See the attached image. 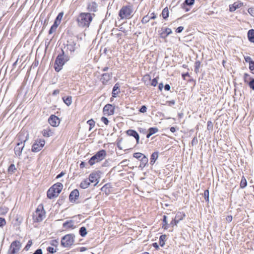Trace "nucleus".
<instances>
[{
	"instance_id": "f257e3e1",
	"label": "nucleus",
	"mask_w": 254,
	"mask_h": 254,
	"mask_svg": "<svg viewBox=\"0 0 254 254\" xmlns=\"http://www.w3.org/2000/svg\"><path fill=\"white\" fill-rule=\"evenodd\" d=\"M133 15V9L131 5H124L119 12L121 19H129Z\"/></svg>"
},
{
	"instance_id": "f03ea898",
	"label": "nucleus",
	"mask_w": 254,
	"mask_h": 254,
	"mask_svg": "<svg viewBox=\"0 0 254 254\" xmlns=\"http://www.w3.org/2000/svg\"><path fill=\"white\" fill-rule=\"evenodd\" d=\"M63 185L61 183H57L53 185L47 191V197L49 199L57 197L61 192Z\"/></svg>"
},
{
	"instance_id": "7ed1b4c3",
	"label": "nucleus",
	"mask_w": 254,
	"mask_h": 254,
	"mask_svg": "<svg viewBox=\"0 0 254 254\" xmlns=\"http://www.w3.org/2000/svg\"><path fill=\"white\" fill-rule=\"evenodd\" d=\"M67 60V57L64 55V52L62 49V53L58 55L55 62L54 68L55 70L57 72L60 71Z\"/></svg>"
},
{
	"instance_id": "20e7f679",
	"label": "nucleus",
	"mask_w": 254,
	"mask_h": 254,
	"mask_svg": "<svg viewBox=\"0 0 254 254\" xmlns=\"http://www.w3.org/2000/svg\"><path fill=\"white\" fill-rule=\"evenodd\" d=\"M107 156L106 151L101 149L94 154L89 160L88 163L90 166H92L96 163L103 160Z\"/></svg>"
},
{
	"instance_id": "39448f33",
	"label": "nucleus",
	"mask_w": 254,
	"mask_h": 254,
	"mask_svg": "<svg viewBox=\"0 0 254 254\" xmlns=\"http://www.w3.org/2000/svg\"><path fill=\"white\" fill-rule=\"evenodd\" d=\"M92 20L90 13H80V27H88Z\"/></svg>"
},
{
	"instance_id": "423d86ee",
	"label": "nucleus",
	"mask_w": 254,
	"mask_h": 254,
	"mask_svg": "<svg viewBox=\"0 0 254 254\" xmlns=\"http://www.w3.org/2000/svg\"><path fill=\"white\" fill-rule=\"evenodd\" d=\"M79 46V40L77 37H73L69 40L67 41V49L71 53L74 52L78 49Z\"/></svg>"
},
{
	"instance_id": "0eeeda50",
	"label": "nucleus",
	"mask_w": 254,
	"mask_h": 254,
	"mask_svg": "<svg viewBox=\"0 0 254 254\" xmlns=\"http://www.w3.org/2000/svg\"><path fill=\"white\" fill-rule=\"evenodd\" d=\"M45 217V212L43 206H39L33 215V218L36 222L42 221Z\"/></svg>"
},
{
	"instance_id": "6e6552de",
	"label": "nucleus",
	"mask_w": 254,
	"mask_h": 254,
	"mask_svg": "<svg viewBox=\"0 0 254 254\" xmlns=\"http://www.w3.org/2000/svg\"><path fill=\"white\" fill-rule=\"evenodd\" d=\"M74 236L71 234H68L63 237L61 240V245L65 248L70 247L74 243Z\"/></svg>"
},
{
	"instance_id": "1a4fd4ad",
	"label": "nucleus",
	"mask_w": 254,
	"mask_h": 254,
	"mask_svg": "<svg viewBox=\"0 0 254 254\" xmlns=\"http://www.w3.org/2000/svg\"><path fill=\"white\" fill-rule=\"evenodd\" d=\"M21 247V245L19 241H13L10 245L8 251V254H17L20 250Z\"/></svg>"
},
{
	"instance_id": "9d476101",
	"label": "nucleus",
	"mask_w": 254,
	"mask_h": 254,
	"mask_svg": "<svg viewBox=\"0 0 254 254\" xmlns=\"http://www.w3.org/2000/svg\"><path fill=\"white\" fill-rule=\"evenodd\" d=\"M45 144L44 139H39L35 140V142L32 146V151L34 152H37L40 151L44 147Z\"/></svg>"
},
{
	"instance_id": "9b49d317",
	"label": "nucleus",
	"mask_w": 254,
	"mask_h": 254,
	"mask_svg": "<svg viewBox=\"0 0 254 254\" xmlns=\"http://www.w3.org/2000/svg\"><path fill=\"white\" fill-rule=\"evenodd\" d=\"M115 107L111 104L106 105L103 108V113L108 116L112 115L114 114Z\"/></svg>"
},
{
	"instance_id": "f8f14e48",
	"label": "nucleus",
	"mask_w": 254,
	"mask_h": 254,
	"mask_svg": "<svg viewBox=\"0 0 254 254\" xmlns=\"http://www.w3.org/2000/svg\"><path fill=\"white\" fill-rule=\"evenodd\" d=\"M79 196V192L77 189L72 190L69 196V199L71 202H75L78 199Z\"/></svg>"
},
{
	"instance_id": "ddd939ff",
	"label": "nucleus",
	"mask_w": 254,
	"mask_h": 254,
	"mask_svg": "<svg viewBox=\"0 0 254 254\" xmlns=\"http://www.w3.org/2000/svg\"><path fill=\"white\" fill-rule=\"evenodd\" d=\"M24 147V144L21 142H17L16 146L14 147V153L16 156L20 157L21 155L23 149Z\"/></svg>"
},
{
	"instance_id": "4468645a",
	"label": "nucleus",
	"mask_w": 254,
	"mask_h": 254,
	"mask_svg": "<svg viewBox=\"0 0 254 254\" xmlns=\"http://www.w3.org/2000/svg\"><path fill=\"white\" fill-rule=\"evenodd\" d=\"M49 124L53 127H57L60 124V119L55 115H51L49 120Z\"/></svg>"
},
{
	"instance_id": "2eb2a0df",
	"label": "nucleus",
	"mask_w": 254,
	"mask_h": 254,
	"mask_svg": "<svg viewBox=\"0 0 254 254\" xmlns=\"http://www.w3.org/2000/svg\"><path fill=\"white\" fill-rule=\"evenodd\" d=\"M100 178V175L99 173H91L88 179L90 180V183H95L94 186H95L99 182L98 180Z\"/></svg>"
},
{
	"instance_id": "dca6fc26",
	"label": "nucleus",
	"mask_w": 254,
	"mask_h": 254,
	"mask_svg": "<svg viewBox=\"0 0 254 254\" xmlns=\"http://www.w3.org/2000/svg\"><path fill=\"white\" fill-rule=\"evenodd\" d=\"M28 137L29 135L27 133L22 131L19 133L17 138L19 141L18 142H21L24 144L28 140Z\"/></svg>"
},
{
	"instance_id": "f3484780",
	"label": "nucleus",
	"mask_w": 254,
	"mask_h": 254,
	"mask_svg": "<svg viewBox=\"0 0 254 254\" xmlns=\"http://www.w3.org/2000/svg\"><path fill=\"white\" fill-rule=\"evenodd\" d=\"M186 217V215L184 212H178L174 220L171 222V224H173V221H175V225H177L179 222L182 220Z\"/></svg>"
},
{
	"instance_id": "a211bd4d",
	"label": "nucleus",
	"mask_w": 254,
	"mask_h": 254,
	"mask_svg": "<svg viewBox=\"0 0 254 254\" xmlns=\"http://www.w3.org/2000/svg\"><path fill=\"white\" fill-rule=\"evenodd\" d=\"M172 33V31L169 28H162V32L159 34L160 37L162 39H165Z\"/></svg>"
},
{
	"instance_id": "6ab92c4d",
	"label": "nucleus",
	"mask_w": 254,
	"mask_h": 254,
	"mask_svg": "<svg viewBox=\"0 0 254 254\" xmlns=\"http://www.w3.org/2000/svg\"><path fill=\"white\" fill-rule=\"evenodd\" d=\"M112 73H105L102 75L100 80L103 84H106L107 82L112 78Z\"/></svg>"
},
{
	"instance_id": "aec40b11",
	"label": "nucleus",
	"mask_w": 254,
	"mask_h": 254,
	"mask_svg": "<svg viewBox=\"0 0 254 254\" xmlns=\"http://www.w3.org/2000/svg\"><path fill=\"white\" fill-rule=\"evenodd\" d=\"M243 5V3L239 1L234 2L233 4L229 5V10L231 12L235 11L237 8H240Z\"/></svg>"
},
{
	"instance_id": "412c9836",
	"label": "nucleus",
	"mask_w": 254,
	"mask_h": 254,
	"mask_svg": "<svg viewBox=\"0 0 254 254\" xmlns=\"http://www.w3.org/2000/svg\"><path fill=\"white\" fill-rule=\"evenodd\" d=\"M140 164L139 165V168L143 169L148 163V159L147 157H146L145 155H143V156L140 159Z\"/></svg>"
},
{
	"instance_id": "4be33fe9",
	"label": "nucleus",
	"mask_w": 254,
	"mask_h": 254,
	"mask_svg": "<svg viewBox=\"0 0 254 254\" xmlns=\"http://www.w3.org/2000/svg\"><path fill=\"white\" fill-rule=\"evenodd\" d=\"M158 131L157 127H150L148 129V133L146 135V137L149 138L152 135L155 134Z\"/></svg>"
},
{
	"instance_id": "5701e85b",
	"label": "nucleus",
	"mask_w": 254,
	"mask_h": 254,
	"mask_svg": "<svg viewBox=\"0 0 254 254\" xmlns=\"http://www.w3.org/2000/svg\"><path fill=\"white\" fill-rule=\"evenodd\" d=\"M158 157V152H153L151 155L150 164L151 165H153L154 164L156 160L157 159Z\"/></svg>"
},
{
	"instance_id": "b1692460",
	"label": "nucleus",
	"mask_w": 254,
	"mask_h": 254,
	"mask_svg": "<svg viewBox=\"0 0 254 254\" xmlns=\"http://www.w3.org/2000/svg\"><path fill=\"white\" fill-rule=\"evenodd\" d=\"M120 84L118 83H117L114 85L113 90H112V96L113 97H116L117 95L118 94L120 91H117V90H119Z\"/></svg>"
},
{
	"instance_id": "393cba45",
	"label": "nucleus",
	"mask_w": 254,
	"mask_h": 254,
	"mask_svg": "<svg viewBox=\"0 0 254 254\" xmlns=\"http://www.w3.org/2000/svg\"><path fill=\"white\" fill-rule=\"evenodd\" d=\"M72 222H70V220H67L64 223L63 225V227L64 229H70V228H75L73 225L72 224Z\"/></svg>"
},
{
	"instance_id": "a878e982",
	"label": "nucleus",
	"mask_w": 254,
	"mask_h": 254,
	"mask_svg": "<svg viewBox=\"0 0 254 254\" xmlns=\"http://www.w3.org/2000/svg\"><path fill=\"white\" fill-rule=\"evenodd\" d=\"M248 37L249 40L252 43H254V30L251 29L248 32Z\"/></svg>"
},
{
	"instance_id": "bb28decb",
	"label": "nucleus",
	"mask_w": 254,
	"mask_h": 254,
	"mask_svg": "<svg viewBox=\"0 0 254 254\" xmlns=\"http://www.w3.org/2000/svg\"><path fill=\"white\" fill-rule=\"evenodd\" d=\"M90 182L88 179H85L80 183V188L86 189L90 185Z\"/></svg>"
},
{
	"instance_id": "cd10ccee",
	"label": "nucleus",
	"mask_w": 254,
	"mask_h": 254,
	"mask_svg": "<svg viewBox=\"0 0 254 254\" xmlns=\"http://www.w3.org/2000/svg\"><path fill=\"white\" fill-rule=\"evenodd\" d=\"M64 103L67 106L71 105L72 103V98L71 96H64L63 97Z\"/></svg>"
},
{
	"instance_id": "c85d7f7f",
	"label": "nucleus",
	"mask_w": 254,
	"mask_h": 254,
	"mask_svg": "<svg viewBox=\"0 0 254 254\" xmlns=\"http://www.w3.org/2000/svg\"><path fill=\"white\" fill-rule=\"evenodd\" d=\"M166 236L165 235H162L159 237V245L161 247H163L165 245V242L166 241Z\"/></svg>"
},
{
	"instance_id": "c756f323",
	"label": "nucleus",
	"mask_w": 254,
	"mask_h": 254,
	"mask_svg": "<svg viewBox=\"0 0 254 254\" xmlns=\"http://www.w3.org/2000/svg\"><path fill=\"white\" fill-rule=\"evenodd\" d=\"M240 186V188L242 189L245 188L247 186V181L244 176L242 177Z\"/></svg>"
},
{
	"instance_id": "7c9ffc66",
	"label": "nucleus",
	"mask_w": 254,
	"mask_h": 254,
	"mask_svg": "<svg viewBox=\"0 0 254 254\" xmlns=\"http://www.w3.org/2000/svg\"><path fill=\"white\" fill-rule=\"evenodd\" d=\"M162 15L164 19H167L169 16V10L167 7L164 8L162 12Z\"/></svg>"
},
{
	"instance_id": "2f4dec72",
	"label": "nucleus",
	"mask_w": 254,
	"mask_h": 254,
	"mask_svg": "<svg viewBox=\"0 0 254 254\" xmlns=\"http://www.w3.org/2000/svg\"><path fill=\"white\" fill-rule=\"evenodd\" d=\"M167 217L166 215H163V223H162V228L164 229H167L168 227V222L167 220Z\"/></svg>"
},
{
	"instance_id": "473e14b6",
	"label": "nucleus",
	"mask_w": 254,
	"mask_h": 254,
	"mask_svg": "<svg viewBox=\"0 0 254 254\" xmlns=\"http://www.w3.org/2000/svg\"><path fill=\"white\" fill-rule=\"evenodd\" d=\"M77 218H79V215H78L77 216H74V217H72L70 220H69L70 222H73V223H72V224L73 225V226L75 227H76V226H78V224H77L78 222L77 221Z\"/></svg>"
},
{
	"instance_id": "72a5a7b5",
	"label": "nucleus",
	"mask_w": 254,
	"mask_h": 254,
	"mask_svg": "<svg viewBox=\"0 0 254 254\" xmlns=\"http://www.w3.org/2000/svg\"><path fill=\"white\" fill-rule=\"evenodd\" d=\"M253 79L250 77V75L247 73H245L244 75V80L245 83H247L248 85V83L251 80V79Z\"/></svg>"
},
{
	"instance_id": "f704fd0d",
	"label": "nucleus",
	"mask_w": 254,
	"mask_h": 254,
	"mask_svg": "<svg viewBox=\"0 0 254 254\" xmlns=\"http://www.w3.org/2000/svg\"><path fill=\"white\" fill-rule=\"evenodd\" d=\"M52 132L49 129H44L42 131L43 135L45 137H49L52 135Z\"/></svg>"
},
{
	"instance_id": "c9c22d12",
	"label": "nucleus",
	"mask_w": 254,
	"mask_h": 254,
	"mask_svg": "<svg viewBox=\"0 0 254 254\" xmlns=\"http://www.w3.org/2000/svg\"><path fill=\"white\" fill-rule=\"evenodd\" d=\"M200 66V62L199 61H196L194 63V71L195 73L199 72V69Z\"/></svg>"
},
{
	"instance_id": "e433bc0d",
	"label": "nucleus",
	"mask_w": 254,
	"mask_h": 254,
	"mask_svg": "<svg viewBox=\"0 0 254 254\" xmlns=\"http://www.w3.org/2000/svg\"><path fill=\"white\" fill-rule=\"evenodd\" d=\"M126 133L128 135L133 136L134 137L137 132L135 130L128 129L126 131Z\"/></svg>"
},
{
	"instance_id": "4c0bfd02",
	"label": "nucleus",
	"mask_w": 254,
	"mask_h": 254,
	"mask_svg": "<svg viewBox=\"0 0 254 254\" xmlns=\"http://www.w3.org/2000/svg\"><path fill=\"white\" fill-rule=\"evenodd\" d=\"M16 170L14 164H11L8 168V173L12 174Z\"/></svg>"
},
{
	"instance_id": "58836bf2",
	"label": "nucleus",
	"mask_w": 254,
	"mask_h": 254,
	"mask_svg": "<svg viewBox=\"0 0 254 254\" xmlns=\"http://www.w3.org/2000/svg\"><path fill=\"white\" fill-rule=\"evenodd\" d=\"M87 234L86 228L85 227H80V236L85 237Z\"/></svg>"
},
{
	"instance_id": "ea45409f",
	"label": "nucleus",
	"mask_w": 254,
	"mask_h": 254,
	"mask_svg": "<svg viewBox=\"0 0 254 254\" xmlns=\"http://www.w3.org/2000/svg\"><path fill=\"white\" fill-rule=\"evenodd\" d=\"M87 123L89 126V130H91V129L95 126V122L92 119L89 120L87 122Z\"/></svg>"
},
{
	"instance_id": "a19ab883",
	"label": "nucleus",
	"mask_w": 254,
	"mask_h": 254,
	"mask_svg": "<svg viewBox=\"0 0 254 254\" xmlns=\"http://www.w3.org/2000/svg\"><path fill=\"white\" fill-rule=\"evenodd\" d=\"M194 0H185L183 4L188 6H191L194 4Z\"/></svg>"
},
{
	"instance_id": "79ce46f5",
	"label": "nucleus",
	"mask_w": 254,
	"mask_h": 254,
	"mask_svg": "<svg viewBox=\"0 0 254 254\" xmlns=\"http://www.w3.org/2000/svg\"><path fill=\"white\" fill-rule=\"evenodd\" d=\"M209 192L208 190H204L203 195L205 201L207 202H209Z\"/></svg>"
},
{
	"instance_id": "37998d69",
	"label": "nucleus",
	"mask_w": 254,
	"mask_h": 254,
	"mask_svg": "<svg viewBox=\"0 0 254 254\" xmlns=\"http://www.w3.org/2000/svg\"><path fill=\"white\" fill-rule=\"evenodd\" d=\"M32 240H30L28 241L27 245H26V246L25 247V248H24V250L26 251H27L29 250L30 248L31 247V246H32Z\"/></svg>"
},
{
	"instance_id": "c03bdc74",
	"label": "nucleus",
	"mask_w": 254,
	"mask_h": 254,
	"mask_svg": "<svg viewBox=\"0 0 254 254\" xmlns=\"http://www.w3.org/2000/svg\"><path fill=\"white\" fill-rule=\"evenodd\" d=\"M133 157H134L136 159H140L143 156V155L141 153L136 152V153H133Z\"/></svg>"
},
{
	"instance_id": "a18cd8bd",
	"label": "nucleus",
	"mask_w": 254,
	"mask_h": 254,
	"mask_svg": "<svg viewBox=\"0 0 254 254\" xmlns=\"http://www.w3.org/2000/svg\"><path fill=\"white\" fill-rule=\"evenodd\" d=\"M150 20V17L148 16V15H146V16H144L142 20H141V22L143 24H145V23H147V22H149V21Z\"/></svg>"
},
{
	"instance_id": "49530a36",
	"label": "nucleus",
	"mask_w": 254,
	"mask_h": 254,
	"mask_svg": "<svg viewBox=\"0 0 254 254\" xmlns=\"http://www.w3.org/2000/svg\"><path fill=\"white\" fill-rule=\"evenodd\" d=\"M63 15H64V12H60L59 13V14L58 15V16H57L56 18V20L57 21H60V22H61V20L63 17Z\"/></svg>"
},
{
	"instance_id": "de8ad7c7",
	"label": "nucleus",
	"mask_w": 254,
	"mask_h": 254,
	"mask_svg": "<svg viewBox=\"0 0 254 254\" xmlns=\"http://www.w3.org/2000/svg\"><path fill=\"white\" fill-rule=\"evenodd\" d=\"M6 225V220L4 218L0 217V227H3Z\"/></svg>"
},
{
	"instance_id": "09e8293b",
	"label": "nucleus",
	"mask_w": 254,
	"mask_h": 254,
	"mask_svg": "<svg viewBox=\"0 0 254 254\" xmlns=\"http://www.w3.org/2000/svg\"><path fill=\"white\" fill-rule=\"evenodd\" d=\"M250 88L254 90V78L251 79L248 83Z\"/></svg>"
},
{
	"instance_id": "8fccbe9b",
	"label": "nucleus",
	"mask_w": 254,
	"mask_h": 254,
	"mask_svg": "<svg viewBox=\"0 0 254 254\" xmlns=\"http://www.w3.org/2000/svg\"><path fill=\"white\" fill-rule=\"evenodd\" d=\"M57 28V27H56V26H55L54 25H52L51 27V28H50V30L49 31V34H52V33L55 32L56 31Z\"/></svg>"
},
{
	"instance_id": "3c124183",
	"label": "nucleus",
	"mask_w": 254,
	"mask_h": 254,
	"mask_svg": "<svg viewBox=\"0 0 254 254\" xmlns=\"http://www.w3.org/2000/svg\"><path fill=\"white\" fill-rule=\"evenodd\" d=\"M47 250L49 253H50L51 254H54L55 252H56V250L54 248L51 247H48L47 249Z\"/></svg>"
},
{
	"instance_id": "603ef678",
	"label": "nucleus",
	"mask_w": 254,
	"mask_h": 254,
	"mask_svg": "<svg viewBox=\"0 0 254 254\" xmlns=\"http://www.w3.org/2000/svg\"><path fill=\"white\" fill-rule=\"evenodd\" d=\"M207 129L208 130H212V129L213 124L210 121H209L207 122Z\"/></svg>"
},
{
	"instance_id": "864d4df0",
	"label": "nucleus",
	"mask_w": 254,
	"mask_h": 254,
	"mask_svg": "<svg viewBox=\"0 0 254 254\" xmlns=\"http://www.w3.org/2000/svg\"><path fill=\"white\" fill-rule=\"evenodd\" d=\"M146 111H147V108H146V106H145V105L142 106L139 110V111L142 113H144L146 112Z\"/></svg>"
},
{
	"instance_id": "5fc2aeb1",
	"label": "nucleus",
	"mask_w": 254,
	"mask_h": 254,
	"mask_svg": "<svg viewBox=\"0 0 254 254\" xmlns=\"http://www.w3.org/2000/svg\"><path fill=\"white\" fill-rule=\"evenodd\" d=\"M101 120L102 122H103L106 125H108L109 124V120L108 119L104 117H103L101 118Z\"/></svg>"
},
{
	"instance_id": "6e6d98bb",
	"label": "nucleus",
	"mask_w": 254,
	"mask_h": 254,
	"mask_svg": "<svg viewBox=\"0 0 254 254\" xmlns=\"http://www.w3.org/2000/svg\"><path fill=\"white\" fill-rule=\"evenodd\" d=\"M248 12L249 14L252 16L254 17V8L253 7H250L248 10Z\"/></svg>"
},
{
	"instance_id": "4d7b16f0",
	"label": "nucleus",
	"mask_w": 254,
	"mask_h": 254,
	"mask_svg": "<svg viewBox=\"0 0 254 254\" xmlns=\"http://www.w3.org/2000/svg\"><path fill=\"white\" fill-rule=\"evenodd\" d=\"M245 60L246 61V62L247 63H249V64L252 62L253 61L252 60V58L249 57V56H246V57H245Z\"/></svg>"
},
{
	"instance_id": "13d9d810",
	"label": "nucleus",
	"mask_w": 254,
	"mask_h": 254,
	"mask_svg": "<svg viewBox=\"0 0 254 254\" xmlns=\"http://www.w3.org/2000/svg\"><path fill=\"white\" fill-rule=\"evenodd\" d=\"M158 83L157 80L156 78L152 79L151 85L153 86H156Z\"/></svg>"
},
{
	"instance_id": "bf43d9fd",
	"label": "nucleus",
	"mask_w": 254,
	"mask_h": 254,
	"mask_svg": "<svg viewBox=\"0 0 254 254\" xmlns=\"http://www.w3.org/2000/svg\"><path fill=\"white\" fill-rule=\"evenodd\" d=\"M166 103L170 106L174 105L175 104L176 102L174 100H172L171 101H168L166 102Z\"/></svg>"
},
{
	"instance_id": "052dcab7",
	"label": "nucleus",
	"mask_w": 254,
	"mask_h": 254,
	"mask_svg": "<svg viewBox=\"0 0 254 254\" xmlns=\"http://www.w3.org/2000/svg\"><path fill=\"white\" fill-rule=\"evenodd\" d=\"M249 69L250 70H254V61H253L249 64Z\"/></svg>"
},
{
	"instance_id": "680f3d73",
	"label": "nucleus",
	"mask_w": 254,
	"mask_h": 254,
	"mask_svg": "<svg viewBox=\"0 0 254 254\" xmlns=\"http://www.w3.org/2000/svg\"><path fill=\"white\" fill-rule=\"evenodd\" d=\"M183 30H184V27L179 26L176 29V32L177 33H181L183 31Z\"/></svg>"
},
{
	"instance_id": "e2e57ef3",
	"label": "nucleus",
	"mask_w": 254,
	"mask_h": 254,
	"mask_svg": "<svg viewBox=\"0 0 254 254\" xmlns=\"http://www.w3.org/2000/svg\"><path fill=\"white\" fill-rule=\"evenodd\" d=\"M197 143V138L196 137H194L192 141H191V144L192 145H196Z\"/></svg>"
},
{
	"instance_id": "0e129e2a",
	"label": "nucleus",
	"mask_w": 254,
	"mask_h": 254,
	"mask_svg": "<svg viewBox=\"0 0 254 254\" xmlns=\"http://www.w3.org/2000/svg\"><path fill=\"white\" fill-rule=\"evenodd\" d=\"M33 254H43V252L42 249H38L36 250Z\"/></svg>"
},
{
	"instance_id": "69168bd1",
	"label": "nucleus",
	"mask_w": 254,
	"mask_h": 254,
	"mask_svg": "<svg viewBox=\"0 0 254 254\" xmlns=\"http://www.w3.org/2000/svg\"><path fill=\"white\" fill-rule=\"evenodd\" d=\"M187 5H185L184 4H182V8L185 10L186 11H189L190 10V8L187 7Z\"/></svg>"
},
{
	"instance_id": "338daca9",
	"label": "nucleus",
	"mask_w": 254,
	"mask_h": 254,
	"mask_svg": "<svg viewBox=\"0 0 254 254\" xmlns=\"http://www.w3.org/2000/svg\"><path fill=\"white\" fill-rule=\"evenodd\" d=\"M232 216L231 215H228L226 217V219L228 222H231L232 220Z\"/></svg>"
},
{
	"instance_id": "774afa93",
	"label": "nucleus",
	"mask_w": 254,
	"mask_h": 254,
	"mask_svg": "<svg viewBox=\"0 0 254 254\" xmlns=\"http://www.w3.org/2000/svg\"><path fill=\"white\" fill-rule=\"evenodd\" d=\"M164 89L166 91H169L171 89V87L169 84H166L164 86Z\"/></svg>"
}]
</instances>
